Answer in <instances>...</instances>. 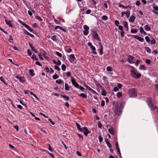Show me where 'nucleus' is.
I'll list each match as a JSON object with an SVG mask.
<instances>
[{"mask_svg":"<svg viewBox=\"0 0 158 158\" xmlns=\"http://www.w3.org/2000/svg\"><path fill=\"white\" fill-rule=\"evenodd\" d=\"M152 98L150 97H149L147 98V103L149 107L152 110H154L155 108L158 109V108L155 106H154L152 102Z\"/></svg>","mask_w":158,"mask_h":158,"instance_id":"obj_1","label":"nucleus"},{"mask_svg":"<svg viewBox=\"0 0 158 158\" xmlns=\"http://www.w3.org/2000/svg\"><path fill=\"white\" fill-rule=\"evenodd\" d=\"M129 96L130 97L134 98L136 96V91L134 88H132L130 89L129 90Z\"/></svg>","mask_w":158,"mask_h":158,"instance_id":"obj_2","label":"nucleus"},{"mask_svg":"<svg viewBox=\"0 0 158 158\" xmlns=\"http://www.w3.org/2000/svg\"><path fill=\"white\" fill-rule=\"evenodd\" d=\"M131 76L135 78L138 79L140 78L141 76V74L140 73H137L134 70H131Z\"/></svg>","mask_w":158,"mask_h":158,"instance_id":"obj_3","label":"nucleus"},{"mask_svg":"<svg viewBox=\"0 0 158 158\" xmlns=\"http://www.w3.org/2000/svg\"><path fill=\"white\" fill-rule=\"evenodd\" d=\"M92 35L94 39L100 41L101 40L98 37V35L96 31H92Z\"/></svg>","mask_w":158,"mask_h":158,"instance_id":"obj_4","label":"nucleus"},{"mask_svg":"<svg viewBox=\"0 0 158 158\" xmlns=\"http://www.w3.org/2000/svg\"><path fill=\"white\" fill-rule=\"evenodd\" d=\"M83 28L84 29V30L83 31V34L85 35H87L89 32V27L87 25H84L83 26Z\"/></svg>","mask_w":158,"mask_h":158,"instance_id":"obj_5","label":"nucleus"},{"mask_svg":"<svg viewBox=\"0 0 158 158\" xmlns=\"http://www.w3.org/2000/svg\"><path fill=\"white\" fill-rule=\"evenodd\" d=\"M119 104L118 103H115L113 108V111L115 114H118V107Z\"/></svg>","mask_w":158,"mask_h":158,"instance_id":"obj_6","label":"nucleus"},{"mask_svg":"<svg viewBox=\"0 0 158 158\" xmlns=\"http://www.w3.org/2000/svg\"><path fill=\"white\" fill-rule=\"evenodd\" d=\"M128 59H127V61L130 63L131 64L134 63V62H133L132 61L135 60H134V59H135V58L130 55H129L128 56Z\"/></svg>","mask_w":158,"mask_h":158,"instance_id":"obj_7","label":"nucleus"},{"mask_svg":"<svg viewBox=\"0 0 158 158\" xmlns=\"http://www.w3.org/2000/svg\"><path fill=\"white\" fill-rule=\"evenodd\" d=\"M82 131L86 136H87L88 134L90 132L86 127H83V131Z\"/></svg>","mask_w":158,"mask_h":158,"instance_id":"obj_8","label":"nucleus"},{"mask_svg":"<svg viewBox=\"0 0 158 158\" xmlns=\"http://www.w3.org/2000/svg\"><path fill=\"white\" fill-rule=\"evenodd\" d=\"M75 57L73 54L69 56V60L71 63H73L75 61Z\"/></svg>","mask_w":158,"mask_h":158,"instance_id":"obj_9","label":"nucleus"},{"mask_svg":"<svg viewBox=\"0 0 158 158\" xmlns=\"http://www.w3.org/2000/svg\"><path fill=\"white\" fill-rule=\"evenodd\" d=\"M134 37L136 39L139 40V41L141 42H143L144 41V39L141 38V37L136 35H134Z\"/></svg>","mask_w":158,"mask_h":158,"instance_id":"obj_10","label":"nucleus"},{"mask_svg":"<svg viewBox=\"0 0 158 158\" xmlns=\"http://www.w3.org/2000/svg\"><path fill=\"white\" fill-rule=\"evenodd\" d=\"M71 82L72 84L76 88H78L79 85L77 83V81L73 79L71 80Z\"/></svg>","mask_w":158,"mask_h":158,"instance_id":"obj_11","label":"nucleus"},{"mask_svg":"<svg viewBox=\"0 0 158 158\" xmlns=\"http://www.w3.org/2000/svg\"><path fill=\"white\" fill-rule=\"evenodd\" d=\"M123 14H125L126 15L127 18H128L129 17L130 15V11L128 10H127L126 12H122L121 13L122 16L123 17Z\"/></svg>","mask_w":158,"mask_h":158,"instance_id":"obj_12","label":"nucleus"},{"mask_svg":"<svg viewBox=\"0 0 158 158\" xmlns=\"http://www.w3.org/2000/svg\"><path fill=\"white\" fill-rule=\"evenodd\" d=\"M108 131L111 135H114V129L112 127H111L109 129Z\"/></svg>","mask_w":158,"mask_h":158,"instance_id":"obj_13","label":"nucleus"},{"mask_svg":"<svg viewBox=\"0 0 158 158\" xmlns=\"http://www.w3.org/2000/svg\"><path fill=\"white\" fill-rule=\"evenodd\" d=\"M5 21L6 24L9 26L11 27H13V26L12 25L11 23V22L10 20H8L7 19H5Z\"/></svg>","mask_w":158,"mask_h":158,"instance_id":"obj_14","label":"nucleus"},{"mask_svg":"<svg viewBox=\"0 0 158 158\" xmlns=\"http://www.w3.org/2000/svg\"><path fill=\"white\" fill-rule=\"evenodd\" d=\"M135 19V17L134 15H131L129 19V21L131 23H134Z\"/></svg>","mask_w":158,"mask_h":158,"instance_id":"obj_15","label":"nucleus"},{"mask_svg":"<svg viewBox=\"0 0 158 158\" xmlns=\"http://www.w3.org/2000/svg\"><path fill=\"white\" fill-rule=\"evenodd\" d=\"M99 45L100 47V52L99 54L101 55H102L103 54V47L102 46L101 43H99Z\"/></svg>","mask_w":158,"mask_h":158,"instance_id":"obj_16","label":"nucleus"},{"mask_svg":"<svg viewBox=\"0 0 158 158\" xmlns=\"http://www.w3.org/2000/svg\"><path fill=\"white\" fill-rule=\"evenodd\" d=\"M76 125L77 126V129L80 131H83V127L82 128H81V126L77 123H76Z\"/></svg>","mask_w":158,"mask_h":158,"instance_id":"obj_17","label":"nucleus"},{"mask_svg":"<svg viewBox=\"0 0 158 158\" xmlns=\"http://www.w3.org/2000/svg\"><path fill=\"white\" fill-rule=\"evenodd\" d=\"M139 30L141 33L142 34L146 35V33L144 31L143 28L142 27H140L139 28Z\"/></svg>","mask_w":158,"mask_h":158,"instance_id":"obj_18","label":"nucleus"},{"mask_svg":"<svg viewBox=\"0 0 158 158\" xmlns=\"http://www.w3.org/2000/svg\"><path fill=\"white\" fill-rule=\"evenodd\" d=\"M118 5H119V7H122L123 8H128V7H129V8L130 9H131V7L129 6H124L123 5L121 4L120 3H119L118 4Z\"/></svg>","mask_w":158,"mask_h":158,"instance_id":"obj_19","label":"nucleus"},{"mask_svg":"<svg viewBox=\"0 0 158 158\" xmlns=\"http://www.w3.org/2000/svg\"><path fill=\"white\" fill-rule=\"evenodd\" d=\"M91 48L92 49V53L94 54L97 55V52L96 51L95 48L93 46V47H92V48Z\"/></svg>","mask_w":158,"mask_h":158,"instance_id":"obj_20","label":"nucleus"},{"mask_svg":"<svg viewBox=\"0 0 158 158\" xmlns=\"http://www.w3.org/2000/svg\"><path fill=\"white\" fill-rule=\"evenodd\" d=\"M24 27H26L28 30H29L30 31L32 32L33 31V29H31L30 27L28 26L27 24H26L24 25Z\"/></svg>","mask_w":158,"mask_h":158,"instance_id":"obj_21","label":"nucleus"},{"mask_svg":"<svg viewBox=\"0 0 158 158\" xmlns=\"http://www.w3.org/2000/svg\"><path fill=\"white\" fill-rule=\"evenodd\" d=\"M60 95L62 97L64 98L67 101H69V97L65 95Z\"/></svg>","mask_w":158,"mask_h":158,"instance_id":"obj_22","label":"nucleus"},{"mask_svg":"<svg viewBox=\"0 0 158 158\" xmlns=\"http://www.w3.org/2000/svg\"><path fill=\"white\" fill-rule=\"evenodd\" d=\"M66 51L68 53H70L72 51L71 49L69 47H66Z\"/></svg>","mask_w":158,"mask_h":158,"instance_id":"obj_23","label":"nucleus"},{"mask_svg":"<svg viewBox=\"0 0 158 158\" xmlns=\"http://www.w3.org/2000/svg\"><path fill=\"white\" fill-rule=\"evenodd\" d=\"M78 95L83 98H86L87 97V95L83 93L78 94Z\"/></svg>","mask_w":158,"mask_h":158,"instance_id":"obj_24","label":"nucleus"},{"mask_svg":"<svg viewBox=\"0 0 158 158\" xmlns=\"http://www.w3.org/2000/svg\"><path fill=\"white\" fill-rule=\"evenodd\" d=\"M33 72L34 70L32 69H30L29 70V74L32 77H33L35 75V74Z\"/></svg>","mask_w":158,"mask_h":158,"instance_id":"obj_25","label":"nucleus"},{"mask_svg":"<svg viewBox=\"0 0 158 158\" xmlns=\"http://www.w3.org/2000/svg\"><path fill=\"white\" fill-rule=\"evenodd\" d=\"M138 31V30L136 29L132 28L131 30V33H136Z\"/></svg>","mask_w":158,"mask_h":158,"instance_id":"obj_26","label":"nucleus"},{"mask_svg":"<svg viewBox=\"0 0 158 158\" xmlns=\"http://www.w3.org/2000/svg\"><path fill=\"white\" fill-rule=\"evenodd\" d=\"M139 68L140 69H143L144 70L146 69V67L143 64L140 65Z\"/></svg>","mask_w":158,"mask_h":158,"instance_id":"obj_27","label":"nucleus"},{"mask_svg":"<svg viewBox=\"0 0 158 158\" xmlns=\"http://www.w3.org/2000/svg\"><path fill=\"white\" fill-rule=\"evenodd\" d=\"M56 83H57L58 84H62L63 82V81H62L61 80L58 79V80H56Z\"/></svg>","mask_w":158,"mask_h":158,"instance_id":"obj_28","label":"nucleus"},{"mask_svg":"<svg viewBox=\"0 0 158 158\" xmlns=\"http://www.w3.org/2000/svg\"><path fill=\"white\" fill-rule=\"evenodd\" d=\"M65 89L66 90H69V87L68 84L67 83H65Z\"/></svg>","mask_w":158,"mask_h":158,"instance_id":"obj_29","label":"nucleus"},{"mask_svg":"<svg viewBox=\"0 0 158 158\" xmlns=\"http://www.w3.org/2000/svg\"><path fill=\"white\" fill-rule=\"evenodd\" d=\"M101 94L102 95L104 96H106V92L104 89L102 90Z\"/></svg>","mask_w":158,"mask_h":158,"instance_id":"obj_30","label":"nucleus"},{"mask_svg":"<svg viewBox=\"0 0 158 158\" xmlns=\"http://www.w3.org/2000/svg\"><path fill=\"white\" fill-rule=\"evenodd\" d=\"M144 29L146 31H149L150 30V27L148 25L144 26Z\"/></svg>","mask_w":158,"mask_h":158,"instance_id":"obj_31","label":"nucleus"},{"mask_svg":"<svg viewBox=\"0 0 158 158\" xmlns=\"http://www.w3.org/2000/svg\"><path fill=\"white\" fill-rule=\"evenodd\" d=\"M19 80L21 82H24L25 81L24 77H20V78L19 79Z\"/></svg>","mask_w":158,"mask_h":158,"instance_id":"obj_32","label":"nucleus"},{"mask_svg":"<svg viewBox=\"0 0 158 158\" xmlns=\"http://www.w3.org/2000/svg\"><path fill=\"white\" fill-rule=\"evenodd\" d=\"M61 69L62 70L64 71L66 69V66L64 64H63L61 66Z\"/></svg>","mask_w":158,"mask_h":158,"instance_id":"obj_33","label":"nucleus"},{"mask_svg":"<svg viewBox=\"0 0 158 158\" xmlns=\"http://www.w3.org/2000/svg\"><path fill=\"white\" fill-rule=\"evenodd\" d=\"M31 58L33 59V60H38V59H37L36 56L35 54L33 55L31 57Z\"/></svg>","mask_w":158,"mask_h":158,"instance_id":"obj_34","label":"nucleus"},{"mask_svg":"<svg viewBox=\"0 0 158 158\" xmlns=\"http://www.w3.org/2000/svg\"><path fill=\"white\" fill-rule=\"evenodd\" d=\"M107 71L109 72L112 71V68L110 66L107 67L106 68Z\"/></svg>","mask_w":158,"mask_h":158,"instance_id":"obj_35","label":"nucleus"},{"mask_svg":"<svg viewBox=\"0 0 158 158\" xmlns=\"http://www.w3.org/2000/svg\"><path fill=\"white\" fill-rule=\"evenodd\" d=\"M98 139L100 143H101L103 139L102 136L101 135H100L98 137Z\"/></svg>","mask_w":158,"mask_h":158,"instance_id":"obj_36","label":"nucleus"},{"mask_svg":"<svg viewBox=\"0 0 158 158\" xmlns=\"http://www.w3.org/2000/svg\"><path fill=\"white\" fill-rule=\"evenodd\" d=\"M124 105V102L121 103L119 106V109H123Z\"/></svg>","mask_w":158,"mask_h":158,"instance_id":"obj_37","label":"nucleus"},{"mask_svg":"<svg viewBox=\"0 0 158 158\" xmlns=\"http://www.w3.org/2000/svg\"><path fill=\"white\" fill-rule=\"evenodd\" d=\"M46 152L49 154L52 158H54V156L52 153H50L48 151H46Z\"/></svg>","mask_w":158,"mask_h":158,"instance_id":"obj_38","label":"nucleus"},{"mask_svg":"<svg viewBox=\"0 0 158 158\" xmlns=\"http://www.w3.org/2000/svg\"><path fill=\"white\" fill-rule=\"evenodd\" d=\"M122 94L120 92H118L117 93V96L118 98H120L122 96Z\"/></svg>","mask_w":158,"mask_h":158,"instance_id":"obj_39","label":"nucleus"},{"mask_svg":"<svg viewBox=\"0 0 158 158\" xmlns=\"http://www.w3.org/2000/svg\"><path fill=\"white\" fill-rule=\"evenodd\" d=\"M145 48L148 52L149 53H151V50L148 47H145Z\"/></svg>","mask_w":158,"mask_h":158,"instance_id":"obj_40","label":"nucleus"},{"mask_svg":"<svg viewBox=\"0 0 158 158\" xmlns=\"http://www.w3.org/2000/svg\"><path fill=\"white\" fill-rule=\"evenodd\" d=\"M52 39L54 41H56V36L55 35L52 36Z\"/></svg>","mask_w":158,"mask_h":158,"instance_id":"obj_41","label":"nucleus"},{"mask_svg":"<svg viewBox=\"0 0 158 158\" xmlns=\"http://www.w3.org/2000/svg\"><path fill=\"white\" fill-rule=\"evenodd\" d=\"M0 80L3 82L6 85H7V84L5 82V81H4V78L3 77H1L0 78Z\"/></svg>","mask_w":158,"mask_h":158,"instance_id":"obj_42","label":"nucleus"},{"mask_svg":"<svg viewBox=\"0 0 158 158\" xmlns=\"http://www.w3.org/2000/svg\"><path fill=\"white\" fill-rule=\"evenodd\" d=\"M123 25L124 27H127L128 26V23L127 21H124L123 22Z\"/></svg>","mask_w":158,"mask_h":158,"instance_id":"obj_43","label":"nucleus"},{"mask_svg":"<svg viewBox=\"0 0 158 158\" xmlns=\"http://www.w3.org/2000/svg\"><path fill=\"white\" fill-rule=\"evenodd\" d=\"M108 18V17L106 15H103L102 17V19L104 20H107Z\"/></svg>","mask_w":158,"mask_h":158,"instance_id":"obj_44","label":"nucleus"},{"mask_svg":"<svg viewBox=\"0 0 158 158\" xmlns=\"http://www.w3.org/2000/svg\"><path fill=\"white\" fill-rule=\"evenodd\" d=\"M84 86L85 87V88L87 89H88L89 90V91H90V90H91V88L88 85H84Z\"/></svg>","mask_w":158,"mask_h":158,"instance_id":"obj_45","label":"nucleus"},{"mask_svg":"<svg viewBox=\"0 0 158 158\" xmlns=\"http://www.w3.org/2000/svg\"><path fill=\"white\" fill-rule=\"evenodd\" d=\"M35 18L40 21H43V19L39 16H35Z\"/></svg>","mask_w":158,"mask_h":158,"instance_id":"obj_46","label":"nucleus"},{"mask_svg":"<svg viewBox=\"0 0 158 158\" xmlns=\"http://www.w3.org/2000/svg\"><path fill=\"white\" fill-rule=\"evenodd\" d=\"M56 54L59 57H62V55L61 53L58 52H56Z\"/></svg>","mask_w":158,"mask_h":158,"instance_id":"obj_47","label":"nucleus"},{"mask_svg":"<svg viewBox=\"0 0 158 158\" xmlns=\"http://www.w3.org/2000/svg\"><path fill=\"white\" fill-rule=\"evenodd\" d=\"M54 68L55 69L59 71H60V68L57 65H55Z\"/></svg>","mask_w":158,"mask_h":158,"instance_id":"obj_48","label":"nucleus"},{"mask_svg":"<svg viewBox=\"0 0 158 158\" xmlns=\"http://www.w3.org/2000/svg\"><path fill=\"white\" fill-rule=\"evenodd\" d=\"M59 77V76L56 75L55 74L53 76V78L54 79H56Z\"/></svg>","mask_w":158,"mask_h":158,"instance_id":"obj_49","label":"nucleus"},{"mask_svg":"<svg viewBox=\"0 0 158 158\" xmlns=\"http://www.w3.org/2000/svg\"><path fill=\"white\" fill-rule=\"evenodd\" d=\"M145 40L147 42H150V39L149 37L148 36H146L145 37Z\"/></svg>","mask_w":158,"mask_h":158,"instance_id":"obj_50","label":"nucleus"},{"mask_svg":"<svg viewBox=\"0 0 158 158\" xmlns=\"http://www.w3.org/2000/svg\"><path fill=\"white\" fill-rule=\"evenodd\" d=\"M118 28L121 31H123V27L121 25H119L118 26Z\"/></svg>","mask_w":158,"mask_h":158,"instance_id":"obj_51","label":"nucleus"},{"mask_svg":"<svg viewBox=\"0 0 158 158\" xmlns=\"http://www.w3.org/2000/svg\"><path fill=\"white\" fill-rule=\"evenodd\" d=\"M125 32L123 31H121V35L122 37L123 38L124 37V34Z\"/></svg>","mask_w":158,"mask_h":158,"instance_id":"obj_52","label":"nucleus"},{"mask_svg":"<svg viewBox=\"0 0 158 158\" xmlns=\"http://www.w3.org/2000/svg\"><path fill=\"white\" fill-rule=\"evenodd\" d=\"M27 52L28 55L29 56H31V55H32V53L29 49H28L27 50Z\"/></svg>","mask_w":158,"mask_h":158,"instance_id":"obj_53","label":"nucleus"},{"mask_svg":"<svg viewBox=\"0 0 158 158\" xmlns=\"http://www.w3.org/2000/svg\"><path fill=\"white\" fill-rule=\"evenodd\" d=\"M18 21L21 24L23 25V26H24V25H26V24L24 23V22L19 19L18 20Z\"/></svg>","mask_w":158,"mask_h":158,"instance_id":"obj_54","label":"nucleus"},{"mask_svg":"<svg viewBox=\"0 0 158 158\" xmlns=\"http://www.w3.org/2000/svg\"><path fill=\"white\" fill-rule=\"evenodd\" d=\"M98 127L99 128H101L102 124L100 121L98 122Z\"/></svg>","mask_w":158,"mask_h":158,"instance_id":"obj_55","label":"nucleus"},{"mask_svg":"<svg viewBox=\"0 0 158 158\" xmlns=\"http://www.w3.org/2000/svg\"><path fill=\"white\" fill-rule=\"evenodd\" d=\"M78 88L79 89L82 91H83L84 90H85V89L82 86H81V85H79Z\"/></svg>","mask_w":158,"mask_h":158,"instance_id":"obj_56","label":"nucleus"},{"mask_svg":"<svg viewBox=\"0 0 158 158\" xmlns=\"http://www.w3.org/2000/svg\"><path fill=\"white\" fill-rule=\"evenodd\" d=\"M106 144L109 148H112V146L110 145V142H107Z\"/></svg>","mask_w":158,"mask_h":158,"instance_id":"obj_57","label":"nucleus"},{"mask_svg":"<svg viewBox=\"0 0 158 158\" xmlns=\"http://www.w3.org/2000/svg\"><path fill=\"white\" fill-rule=\"evenodd\" d=\"M38 56L40 57V60H44V59L43 58L42 55H41V53H40L38 54Z\"/></svg>","mask_w":158,"mask_h":158,"instance_id":"obj_58","label":"nucleus"},{"mask_svg":"<svg viewBox=\"0 0 158 158\" xmlns=\"http://www.w3.org/2000/svg\"><path fill=\"white\" fill-rule=\"evenodd\" d=\"M119 24V22L118 20H116L115 21V24L117 26H118Z\"/></svg>","mask_w":158,"mask_h":158,"instance_id":"obj_59","label":"nucleus"},{"mask_svg":"<svg viewBox=\"0 0 158 158\" xmlns=\"http://www.w3.org/2000/svg\"><path fill=\"white\" fill-rule=\"evenodd\" d=\"M105 102L104 100H102L101 101V106L102 107L103 106L105 105Z\"/></svg>","mask_w":158,"mask_h":158,"instance_id":"obj_60","label":"nucleus"},{"mask_svg":"<svg viewBox=\"0 0 158 158\" xmlns=\"http://www.w3.org/2000/svg\"><path fill=\"white\" fill-rule=\"evenodd\" d=\"M135 4H136V5L137 6H139V5H140V2H139V1H137L136 2Z\"/></svg>","mask_w":158,"mask_h":158,"instance_id":"obj_61","label":"nucleus"},{"mask_svg":"<svg viewBox=\"0 0 158 158\" xmlns=\"http://www.w3.org/2000/svg\"><path fill=\"white\" fill-rule=\"evenodd\" d=\"M156 41L155 40H153L151 41L150 43L152 44H156Z\"/></svg>","mask_w":158,"mask_h":158,"instance_id":"obj_62","label":"nucleus"},{"mask_svg":"<svg viewBox=\"0 0 158 158\" xmlns=\"http://www.w3.org/2000/svg\"><path fill=\"white\" fill-rule=\"evenodd\" d=\"M122 86H123L120 83H118V88L120 89L121 88H122Z\"/></svg>","mask_w":158,"mask_h":158,"instance_id":"obj_63","label":"nucleus"},{"mask_svg":"<svg viewBox=\"0 0 158 158\" xmlns=\"http://www.w3.org/2000/svg\"><path fill=\"white\" fill-rule=\"evenodd\" d=\"M146 63L147 64H149L151 63V61L149 59H147L146 60Z\"/></svg>","mask_w":158,"mask_h":158,"instance_id":"obj_64","label":"nucleus"}]
</instances>
